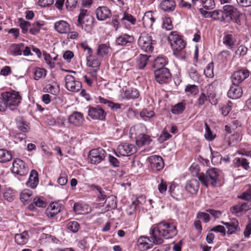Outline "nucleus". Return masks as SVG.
I'll return each mask as SVG.
<instances>
[{
    "label": "nucleus",
    "instance_id": "1",
    "mask_svg": "<svg viewBox=\"0 0 251 251\" xmlns=\"http://www.w3.org/2000/svg\"><path fill=\"white\" fill-rule=\"evenodd\" d=\"M177 234L176 226L174 223L161 222L154 225L150 230V235L154 244L160 245L164 241V238L170 239Z\"/></svg>",
    "mask_w": 251,
    "mask_h": 251
},
{
    "label": "nucleus",
    "instance_id": "2",
    "mask_svg": "<svg viewBox=\"0 0 251 251\" xmlns=\"http://www.w3.org/2000/svg\"><path fill=\"white\" fill-rule=\"evenodd\" d=\"M198 179L205 187L211 186L217 187L220 181L219 171L216 168L208 169L205 173H201L198 174Z\"/></svg>",
    "mask_w": 251,
    "mask_h": 251
},
{
    "label": "nucleus",
    "instance_id": "3",
    "mask_svg": "<svg viewBox=\"0 0 251 251\" xmlns=\"http://www.w3.org/2000/svg\"><path fill=\"white\" fill-rule=\"evenodd\" d=\"M225 23H230L231 21L238 25H241V16L242 14L237 8L231 5H226L223 7Z\"/></svg>",
    "mask_w": 251,
    "mask_h": 251
},
{
    "label": "nucleus",
    "instance_id": "4",
    "mask_svg": "<svg viewBox=\"0 0 251 251\" xmlns=\"http://www.w3.org/2000/svg\"><path fill=\"white\" fill-rule=\"evenodd\" d=\"M138 44L141 49L146 52H151L153 45L156 44V41L149 34L142 33L138 40Z\"/></svg>",
    "mask_w": 251,
    "mask_h": 251
},
{
    "label": "nucleus",
    "instance_id": "5",
    "mask_svg": "<svg viewBox=\"0 0 251 251\" xmlns=\"http://www.w3.org/2000/svg\"><path fill=\"white\" fill-rule=\"evenodd\" d=\"M169 40L173 49L174 54L178 55L180 51L185 48V43L178 35L173 33L169 36Z\"/></svg>",
    "mask_w": 251,
    "mask_h": 251
},
{
    "label": "nucleus",
    "instance_id": "6",
    "mask_svg": "<svg viewBox=\"0 0 251 251\" xmlns=\"http://www.w3.org/2000/svg\"><path fill=\"white\" fill-rule=\"evenodd\" d=\"M105 151L101 148H97L90 151L88 155L91 163L98 164L103 160L106 157Z\"/></svg>",
    "mask_w": 251,
    "mask_h": 251
},
{
    "label": "nucleus",
    "instance_id": "7",
    "mask_svg": "<svg viewBox=\"0 0 251 251\" xmlns=\"http://www.w3.org/2000/svg\"><path fill=\"white\" fill-rule=\"evenodd\" d=\"M2 97L7 102L8 107L11 106H18L21 102V97L18 92H5L2 93Z\"/></svg>",
    "mask_w": 251,
    "mask_h": 251
},
{
    "label": "nucleus",
    "instance_id": "8",
    "mask_svg": "<svg viewBox=\"0 0 251 251\" xmlns=\"http://www.w3.org/2000/svg\"><path fill=\"white\" fill-rule=\"evenodd\" d=\"M136 151L135 146L132 144L124 143L118 146L117 151H114L115 155L119 157L121 156H129Z\"/></svg>",
    "mask_w": 251,
    "mask_h": 251
},
{
    "label": "nucleus",
    "instance_id": "9",
    "mask_svg": "<svg viewBox=\"0 0 251 251\" xmlns=\"http://www.w3.org/2000/svg\"><path fill=\"white\" fill-rule=\"evenodd\" d=\"M66 87L70 91L78 92L81 88V83L75 80L74 76L72 75H67L65 78Z\"/></svg>",
    "mask_w": 251,
    "mask_h": 251
},
{
    "label": "nucleus",
    "instance_id": "10",
    "mask_svg": "<svg viewBox=\"0 0 251 251\" xmlns=\"http://www.w3.org/2000/svg\"><path fill=\"white\" fill-rule=\"evenodd\" d=\"M12 171L17 175L23 176L28 173V169L25 162L20 159L16 158L13 162Z\"/></svg>",
    "mask_w": 251,
    "mask_h": 251
},
{
    "label": "nucleus",
    "instance_id": "11",
    "mask_svg": "<svg viewBox=\"0 0 251 251\" xmlns=\"http://www.w3.org/2000/svg\"><path fill=\"white\" fill-rule=\"evenodd\" d=\"M154 74L156 81L161 84L167 82L171 76L169 70L167 68L154 70Z\"/></svg>",
    "mask_w": 251,
    "mask_h": 251
},
{
    "label": "nucleus",
    "instance_id": "12",
    "mask_svg": "<svg viewBox=\"0 0 251 251\" xmlns=\"http://www.w3.org/2000/svg\"><path fill=\"white\" fill-rule=\"evenodd\" d=\"M88 115L94 120H103L106 113L101 107L98 106L96 107H90L88 111Z\"/></svg>",
    "mask_w": 251,
    "mask_h": 251
},
{
    "label": "nucleus",
    "instance_id": "13",
    "mask_svg": "<svg viewBox=\"0 0 251 251\" xmlns=\"http://www.w3.org/2000/svg\"><path fill=\"white\" fill-rule=\"evenodd\" d=\"M148 161L150 163L151 169L153 171H160L164 166L163 159L160 156L152 155L149 157Z\"/></svg>",
    "mask_w": 251,
    "mask_h": 251
},
{
    "label": "nucleus",
    "instance_id": "14",
    "mask_svg": "<svg viewBox=\"0 0 251 251\" xmlns=\"http://www.w3.org/2000/svg\"><path fill=\"white\" fill-rule=\"evenodd\" d=\"M69 122L75 126H82L84 122L83 115L81 112L74 111L69 117Z\"/></svg>",
    "mask_w": 251,
    "mask_h": 251
},
{
    "label": "nucleus",
    "instance_id": "15",
    "mask_svg": "<svg viewBox=\"0 0 251 251\" xmlns=\"http://www.w3.org/2000/svg\"><path fill=\"white\" fill-rule=\"evenodd\" d=\"M96 14L99 21L105 20L112 16L110 9L105 6L98 7L96 10Z\"/></svg>",
    "mask_w": 251,
    "mask_h": 251
},
{
    "label": "nucleus",
    "instance_id": "16",
    "mask_svg": "<svg viewBox=\"0 0 251 251\" xmlns=\"http://www.w3.org/2000/svg\"><path fill=\"white\" fill-rule=\"evenodd\" d=\"M249 76L248 70H240L235 72L231 76L233 84H238Z\"/></svg>",
    "mask_w": 251,
    "mask_h": 251
},
{
    "label": "nucleus",
    "instance_id": "17",
    "mask_svg": "<svg viewBox=\"0 0 251 251\" xmlns=\"http://www.w3.org/2000/svg\"><path fill=\"white\" fill-rule=\"evenodd\" d=\"M54 28L56 31L60 34L69 33L71 30L69 24L63 20L56 22L54 24Z\"/></svg>",
    "mask_w": 251,
    "mask_h": 251
},
{
    "label": "nucleus",
    "instance_id": "18",
    "mask_svg": "<svg viewBox=\"0 0 251 251\" xmlns=\"http://www.w3.org/2000/svg\"><path fill=\"white\" fill-rule=\"evenodd\" d=\"M221 223L226 226L228 234H235L240 230L239 226V222L236 219H232L229 222L222 221Z\"/></svg>",
    "mask_w": 251,
    "mask_h": 251
},
{
    "label": "nucleus",
    "instance_id": "19",
    "mask_svg": "<svg viewBox=\"0 0 251 251\" xmlns=\"http://www.w3.org/2000/svg\"><path fill=\"white\" fill-rule=\"evenodd\" d=\"M243 94L242 88L238 84H233L228 90L227 95L228 98L231 99H237L240 98Z\"/></svg>",
    "mask_w": 251,
    "mask_h": 251
},
{
    "label": "nucleus",
    "instance_id": "20",
    "mask_svg": "<svg viewBox=\"0 0 251 251\" xmlns=\"http://www.w3.org/2000/svg\"><path fill=\"white\" fill-rule=\"evenodd\" d=\"M199 181L196 179H192L187 181L185 185L186 191L191 194H196L199 189Z\"/></svg>",
    "mask_w": 251,
    "mask_h": 251
},
{
    "label": "nucleus",
    "instance_id": "21",
    "mask_svg": "<svg viewBox=\"0 0 251 251\" xmlns=\"http://www.w3.org/2000/svg\"><path fill=\"white\" fill-rule=\"evenodd\" d=\"M95 21L94 18L92 16H87V18L81 21L80 25L78 22H77V26L81 28L87 32L91 31L93 28V23Z\"/></svg>",
    "mask_w": 251,
    "mask_h": 251
},
{
    "label": "nucleus",
    "instance_id": "22",
    "mask_svg": "<svg viewBox=\"0 0 251 251\" xmlns=\"http://www.w3.org/2000/svg\"><path fill=\"white\" fill-rule=\"evenodd\" d=\"M155 20V19L151 11L145 12L142 19L144 26L147 28H152V25Z\"/></svg>",
    "mask_w": 251,
    "mask_h": 251
},
{
    "label": "nucleus",
    "instance_id": "23",
    "mask_svg": "<svg viewBox=\"0 0 251 251\" xmlns=\"http://www.w3.org/2000/svg\"><path fill=\"white\" fill-rule=\"evenodd\" d=\"M134 41L133 36L127 34H122L116 39V43L118 45L126 46L128 44L132 43Z\"/></svg>",
    "mask_w": 251,
    "mask_h": 251
},
{
    "label": "nucleus",
    "instance_id": "24",
    "mask_svg": "<svg viewBox=\"0 0 251 251\" xmlns=\"http://www.w3.org/2000/svg\"><path fill=\"white\" fill-rule=\"evenodd\" d=\"M39 182L38 174L36 171L32 170L30 174L28 180L26 183L27 187L35 188Z\"/></svg>",
    "mask_w": 251,
    "mask_h": 251
},
{
    "label": "nucleus",
    "instance_id": "25",
    "mask_svg": "<svg viewBox=\"0 0 251 251\" xmlns=\"http://www.w3.org/2000/svg\"><path fill=\"white\" fill-rule=\"evenodd\" d=\"M176 6L174 0H163L160 4V8L164 11L172 12Z\"/></svg>",
    "mask_w": 251,
    "mask_h": 251
},
{
    "label": "nucleus",
    "instance_id": "26",
    "mask_svg": "<svg viewBox=\"0 0 251 251\" xmlns=\"http://www.w3.org/2000/svg\"><path fill=\"white\" fill-rule=\"evenodd\" d=\"M150 56L142 54L137 56L136 58V66L137 68L140 70L144 69L146 66Z\"/></svg>",
    "mask_w": 251,
    "mask_h": 251
},
{
    "label": "nucleus",
    "instance_id": "27",
    "mask_svg": "<svg viewBox=\"0 0 251 251\" xmlns=\"http://www.w3.org/2000/svg\"><path fill=\"white\" fill-rule=\"evenodd\" d=\"M151 141V140L150 136L145 134H140L136 137V143L139 147H141L150 144Z\"/></svg>",
    "mask_w": 251,
    "mask_h": 251
},
{
    "label": "nucleus",
    "instance_id": "28",
    "mask_svg": "<svg viewBox=\"0 0 251 251\" xmlns=\"http://www.w3.org/2000/svg\"><path fill=\"white\" fill-rule=\"evenodd\" d=\"M236 42V39L232 34H226L223 38V43L228 49L232 50Z\"/></svg>",
    "mask_w": 251,
    "mask_h": 251
},
{
    "label": "nucleus",
    "instance_id": "29",
    "mask_svg": "<svg viewBox=\"0 0 251 251\" xmlns=\"http://www.w3.org/2000/svg\"><path fill=\"white\" fill-rule=\"evenodd\" d=\"M28 237V232L26 231H24L21 233L15 235V241L18 244L23 245L26 243Z\"/></svg>",
    "mask_w": 251,
    "mask_h": 251
},
{
    "label": "nucleus",
    "instance_id": "30",
    "mask_svg": "<svg viewBox=\"0 0 251 251\" xmlns=\"http://www.w3.org/2000/svg\"><path fill=\"white\" fill-rule=\"evenodd\" d=\"M17 127L23 132H26L29 127L28 123L23 119V117H18L16 120Z\"/></svg>",
    "mask_w": 251,
    "mask_h": 251
},
{
    "label": "nucleus",
    "instance_id": "31",
    "mask_svg": "<svg viewBox=\"0 0 251 251\" xmlns=\"http://www.w3.org/2000/svg\"><path fill=\"white\" fill-rule=\"evenodd\" d=\"M99 100L100 103L107 104V106L113 111H117L121 108L122 104L118 103H114L112 101L108 100L103 98L100 97L99 98Z\"/></svg>",
    "mask_w": 251,
    "mask_h": 251
},
{
    "label": "nucleus",
    "instance_id": "32",
    "mask_svg": "<svg viewBox=\"0 0 251 251\" xmlns=\"http://www.w3.org/2000/svg\"><path fill=\"white\" fill-rule=\"evenodd\" d=\"M233 164L235 167L242 166L244 169L247 170L249 169V163L246 158L236 157L233 160Z\"/></svg>",
    "mask_w": 251,
    "mask_h": 251
},
{
    "label": "nucleus",
    "instance_id": "33",
    "mask_svg": "<svg viewBox=\"0 0 251 251\" xmlns=\"http://www.w3.org/2000/svg\"><path fill=\"white\" fill-rule=\"evenodd\" d=\"M185 106L186 103L184 101L179 102L172 106L171 112L174 114H180L182 113L185 110Z\"/></svg>",
    "mask_w": 251,
    "mask_h": 251
},
{
    "label": "nucleus",
    "instance_id": "34",
    "mask_svg": "<svg viewBox=\"0 0 251 251\" xmlns=\"http://www.w3.org/2000/svg\"><path fill=\"white\" fill-rule=\"evenodd\" d=\"M166 64V61L165 58L158 56L156 57L153 64V68L154 70H160L162 68H166L165 67Z\"/></svg>",
    "mask_w": 251,
    "mask_h": 251
},
{
    "label": "nucleus",
    "instance_id": "35",
    "mask_svg": "<svg viewBox=\"0 0 251 251\" xmlns=\"http://www.w3.org/2000/svg\"><path fill=\"white\" fill-rule=\"evenodd\" d=\"M12 158L10 151L4 149H0V162L6 163L10 161Z\"/></svg>",
    "mask_w": 251,
    "mask_h": 251
},
{
    "label": "nucleus",
    "instance_id": "36",
    "mask_svg": "<svg viewBox=\"0 0 251 251\" xmlns=\"http://www.w3.org/2000/svg\"><path fill=\"white\" fill-rule=\"evenodd\" d=\"M214 20L220 21L225 23L224 14L223 10H215L211 11V14L210 16Z\"/></svg>",
    "mask_w": 251,
    "mask_h": 251
},
{
    "label": "nucleus",
    "instance_id": "37",
    "mask_svg": "<svg viewBox=\"0 0 251 251\" xmlns=\"http://www.w3.org/2000/svg\"><path fill=\"white\" fill-rule=\"evenodd\" d=\"M23 47V43H20L19 44H13L10 47V51L13 55H20L22 54V49Z\"/></svg>",
    "mask_w": 251,
    "mask_h": 251
},
{
    "label": "nucleus",
    "instance_id": "38",
    "mask_svg": "<svg viewBox=\"0 0 251 251\" xmlns=\"http://www.w3.org/2000/svg\"><path fill=\"white\" fill-rule=\"evenodd\" d=\"M147 240L150 241H152V240H150L149 237H146L144 236L140 237L138 240V243L140 245H142L143 248L145 250L151 249L153 247V244H149L147 242Z\"/></svg>",
    "mask_w": 251,
    "mask_h": 251
},
{
    "label": "nucleus",
    "instance_id": "39",
    "mask_svg": "<svg viewBox=\"0 0 251 251\" xmlns=\"http://www.w3.org/2000/svg\"><path fill=\"white\" fill-rule=\"evenodd\" d=\"M124 95L127 99H136L139 96V93L136 89L130 88L125 91Z\"/></svg>",
    "mask_w": 251,
    "mask_h": 251
},
{
    "label": "nucleus",
    "instance_id": "40",
    "mask_svg": "<svg viewBox=\"0 0 251 251\" xmlns=\"http://www.w3.org/2000/svg\"><path fill=\"white\" fill-rule=\"evenodd\" d=\"M232 107V102L228 100L227 102L220 106L219 109L221 112V114L224 116H227L231 110Z\"/></svg>",
    "mask_w": 251,
    "mask_h": 251
},
{
    "label": "nucleus",
    "instance_id": "41",
    "mask_svg": "<svg viewBox=\"0 0 251 251\" xmlns=\"http://www.w3.org/2000/svg\"><path fill=\"white\" fill-rule=\"evenodd\" d=\"M44 25V22L42 21H39L34 23L32 25V27L29 29L30 34L35 35L38 33L41 27Z\"/></svg>",
    "mask_w": 251,
    "mask_h": 251
},
{
    "label": "nucleus",
    "instance_id": "42",
    "mask_svg": "<svg viewBox=\"0 0 251 251\" xmlns=\"http://www.w3.org/2000/svg\"><path fill=\"white\" fill-rule=\"evenodd\" d=\"M141 117L145 121L149 120L155 116V113L152 110L143 109L140 113Z\"/></svg>",
    "mask_w": 251,
    "mask_h": 251
},
{
    "label": "nucleus",
    "instance_id": "43",
    "mask_svg": "<svg viewBox=\"0 0 251 251\" xmlns=\"http://www.w3.org/2000/svg\"><path fill=\"white\" fill-rule=\"evenodd\" d=\"M48 210H50L49 212L50 217H53L54 215L58 213L61 210V207H59L57 203L53 202L50 203Z\"/></svg>",
    "mask_w": 251,
    "mask_h": 251
},
{
    "label": "nucleus",
    "instance_id": "44",
    "mask_svg": "<svg viewBox=\"0 0 251 251\" xmlns=\"http://www.w3.org/2000/svg\"><path fill=\"white\" fill-rule=\"evenodd\" d=\"M205 132L204 134V137L208 141H212L216 138V135L213 134L209 126L207 123H205Z\"/></svg>",
    "mask_w": 251,
    "mask_h": 251
},
{
    "label": "nucleus",
    "instance_id": "45",
    "mask_svg": "<svg viewBox=\"0 0 251 251\" xmlns=\"http://www.w3.org/2000/svg\"><path fill=\"white\" fill-rule=\"evenodd\" d=\"M3 198L5 200L10 202L14 200V192L11 188L6 189L3 194Z\"/></svg>",
    "mask_w": 251,
    "mask_h": 251
},
{
    "label": "nucleus",
    "instance_id": "46",
    "mask_svg": "<svg viewBox=\"0 0 251 251\" xmlns=\"http://www.w3.org/2000/svg\"><path fill=\"white\" fill-rule=\"evenodd\" d=\"M34 79L38 80L42 78H44L46 75V70L37 68L35 70L34 73Z\"/></svg>",
    "mask_w": 251,
    "mask_h": 251
},
{
    "label": "nucleus",
    "instance_id": "47",
    "mask_svg": "<svg viewBox=\"0 0 251 251\" xmlns=\"http://www.w3.org/2000/svg\"><path fill=\"white\" fill-rule=\"evenodd\" d=\"M32 193L31 191L25 189L23 190L20 194V199L23 202H25L28 201L30 197L31 196Z\"/></svg>",
    "mask_w": 251,
    "mask_h": 251
},
{
    "label": "nucleus",
    "instance_id": "48",
    "mask_svg": "<svg viewBox=\"0 0 251 251\" xmlns=\"http://www.w3.org/2000/svg\"><path fill=\"white\" fill-rule=\"evenodd\" d=\"M67 228L72 232H76L79 228V225L76 221L69 222L66 225Z\"/></svg>",
    "mask_w": 251,
    "mask_h": 251
},
{
    "label": "nucleus",
    "instance_id": "49",
    "mask_svg": "<svg viewBox=\"0 0 251 251\" xmlns=\"http://www.w3.org/2000/svg\"><path fill=\"white\" fill-rule=\"evenodd\" d=\"M109 51V48L105 44L100 45L98 50L97 54L99 56H103L104 55L107 54Z\"/></svg>",
    "mask_w": 251,
    "mask_h": 251
},
{
    "label": "nucleus",
    "instance_id": "50",
    "mask_svg": "<svg viewBox=\"0 0 251 251\" xmlns=\"http://www.w3.org/2000/svg\"><path fill=\"white\" fill-rule=\"evenodd\" d=\"M19 25L22 29L24 33H26L28 30V27L30 25V23L29 22L25 21L22 18L19 19Z\"/></svg>",
    "mask_w": 251,
    "mask_h": 251
},
{
    "label": "nucleus",
    "instance_id": "51",
    "mask_svg": "<svg viewBox=\"0 0 251 251\" xmlns=\"http://www.w3.org/2000/svg\"><path fill=\"white\" fill-rule=\"evenodd\" d=\"M214 65L213 62L209 63L204 70V73L206 77H212L214 76Z\"/></svg>",
    "mask_w": 251,
    "mask_h": 251
},
{
    "label": "nucleus",
    "instance_id": "52",
    "mask_svg": "<svg viewBox=\"0 0 251 251\" xmlns=\"http://www.w3.org/2000/svg\"><path fill=\"white\" fill-rule=\"evenodd\" d=\"M87 16H92L91 15L89 14V12L87 9H81L80 10V13L78 16V19L77 22L81 25V21L84 20V19L87 18Z\"/></svg>",
    "mask_w": 251,
    "mask_h": 251
},
{
    "label": "nucleus",
    "instance_id": "53",
    "mask_svg": "<svg viewBox=\"0 0 251 251\" xmlns=\"http://www.w3.org/2000/svg\"><path fill=\"white\" fill-rule=\"evenodd\" d=\"M201 5L205 9L209 10L213 9L215 3L214 0H204Z\"/></svg>",
    "mask_w": 251,
    "mask_h": 251
},
{
    "label": "nucleus",
    "instance_id": "54",
    "mask_svg": "<svg viewBox=\"0 0 251 251\" xmlns=\"http://www.w3.org/2000/svg\"><path fill=\"white\" fill-rule=\"evenodd\" d=\"M74 210L75 212H77L78 214H83L84 213H89L90 211V208H89V211H85L82 204L79 203H75L74 205Z\"/></svg>",
    "mask_w": 251,
    "mask_h": 251
},
{
    "label": "nucleus",
    "instance_id": "55",
    "mask_svg": "<svg viewBox=\"0 0 251 251\" xmlns=\"http://www.w3.org/2000/svg\"><path fill=\"white\" fill-rule=\"evenodd\" d=\"M185 91L187 93H189L190 94L195 95L198 92V88L195 85H188L185 88Z\"/></svg>",
    "mask_w": 251,
    "mask_h": 251
},
{
    "label": "nucleus",
    "instance_id": "56",
    "mask_svg": "<svg viewBox=\"0 0 251 251\" xmlns=\"http://www.w3.org/2000/svg\"><path fill=\"white\" fill-rule=\"evenodd\" d=\"M78 0H67L66 2V7L69 10L72 11L75 8L77 5Z\"/></svg>",
    "mask_w": 251,
    "mask_h": 251
},
{
    "label": "nucleus",
    "instance_id": "57",
    "mask_svg": "<svg viewBox=\"0 0 251 251\" xmlns=\"http://www.w3.org/2000/svg\"><path fill=\"white\" fill-rule=\"evenodd\" d=\"M238 198L245 201H249L251 199V187L250 186L245 192H244Z\"/></svg>",
    "mask_w": 251,
    "mask_h": 251
},
{
    "label": "nucleus",
    "instance_id": "58",
    "mask_svg": "<svg viewBox=\"0 0 251 251\" xmlns=\"http://www.w3.org/2000/svg\"><path fill=\"white\" fill-rule=\"evenodd\" d=\"M239 141V136L238 134H233L229 137L228 145L234 146Z\"/></svg>",
    "mask_w": 251,
    "mask_h": 251
},
{
    "label": "nucleus",
    "instance_id": "59",
    "mask_svg": "<svg viewBox=\"0 0 251 251\" xmlns=\"http://www.w3.org/2000/svg\"><path fill=\"white\" fill-rule=\"evenodd\" d=\"M43 55L46 63L50 66V68H53L55 67V63L52 62V57L49 53L44 52Z\"/></svg>",
    "mask_w": 251,
    "mask_h": 251
},
{
    "label": "nucleus",
    "instance_id": "60",
    "mask_svg": "<svg viewBox=\"0 0 251 251\" xmlns=\"http://www.w3.org/2000/svg\"><path fill=\"white\" fill-rule=\"evenodd\" d=\"M121 20H126L132 25H134L136 23V19L132 15L127 13H124V17L122 18Z\"/></svg>",
    "mask_w": 251,
    "mask_h": 251
},
{
    "label": "nucleus",
    "instance_id": "61",
    "mask_svg": "<svg viewBox=\"0 0 251 251\" xmlns=\"http://www.w3.org/2000/svg\"><path fill=\"white\" fill-rule=\"evenodd\" d=\"M167 188V184L163 178L161 179V182L158 184V189L159 192L161 194H164L166 192Z\"/></svg>",
    "mask_w": 251,
    "mask_h": 251
},
{
    "label": "nucleus",
    "instance_id": "62",
    "mask_svg": "<svg viewBox=\"0 0 251 251\" xmlns=\"http://www.w3.org/2000/svg\"><path fill=\"white\" fill-rule=\"evenodd\" d=\"M197 218L202 219L205 223H207L210 220L209 215L204 212H199L197 214Z\"/></svg>",
    "mask_w": 251,
    "mask_h": 251
},
{
    "label": "nucleus",
    "instance_id": "63",
    "mask_svg": "<svg viewBox=\"0 0 251 251\" xmlns=\"http://www.w3.org/2000/svg\"><path fill=\"white\" fill-rule=\"evenodd\" d=\"M212 159L211 161L212 163H217L219 160H221L223 157L217 151H211Z\"/></svg>",
    "mask_w": 251,
    "mask_h": 251
},
{
    "label": "nucleus",
    "instance_id": "64",
    "mask_svg": "<svg viewBox=\"0 0 251 251\" xmlns=\"http://www.w3.org/2000/svg\"><path fill=\"white\" fill-rule=\"evenodd\" d=\"M108 161L114 167H118L120 166L119 160L116 157L110 154L108 156Z\"/></svg>",
    "mask_w": 251,
    "mask_h": 251
}]
</instances>
